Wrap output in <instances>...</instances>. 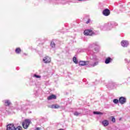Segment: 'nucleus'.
Listing matches in <instances>:
<instances>
[{"label":"nucleus","mask_w":130,"mask_h":130,"mask_svg":"<svg viewBox=\"0 0 130 130\" xmlns=\"http://www.w3.org/2000/svg\"><path fill=\"white\" fill-rule=\"evenodd\" d=\"M31 123V120L30 119H25L24 121L22 122V126L23 128H25V129L28 128V127L30 125V124Z\"/></svg>","instance_id":"f257e3e1"},{"label":"nucleus","mask_w":130,"mask_h":130,"mask_svg":"<svg viewBox=\"0 0 130 130\" xmlns=\"http://www.w3.org/2000/svg\"><path fill=\"white\" fill-rule=\"evenodd\" d=\"M84 35H86V36H92V35H95V32H94L92 30L86 29L84 31Z\"/></svg>","instance_id":"f03ea898"},{"label":"nucleus","mask_w":130,"mask_h":130,"mask_svg":"<svg viewBox=\"0 0 130 130\" xmlns=\"http://www.w3.org/2000/svg\"><path fill=\"white\" fill-rule=\"evenodd\" d=\"M119 102L120 104H124L126 102V98L123 96H121L119 99Z\"/></svg>","instance_id":"7ed1b4c3"},{"label":"nucleus","mask_w":130,"mask_h":130,"mask_svg":"<svg viewBox=\"0 0 130 130\" xmlns=\"http://www.w3.org/2000/svg\"><path fill=\"white\" fill-rule=\"evenodd\" d=\"M43 61L45 63H49L50 61H51V59L49 56H46V57H44Z\"/></svg>","instance_id":"20e7f679"},{"label":"nucleus","mask_w":130,"mask_h":130,"mask_svg":"<svg viewBox=\"0 0 130 130\" xmlns=\"http://www.w3.org/2000/svg\"><path fill=\"white\" fill-rule=\"evenodd\" d=\"M104 16H109L110 15V11L108 9H106L103 11Z\"/></svg>","instance_id":"39448f33"},{"label":"nucleus","mask_w":130,"mask_h":130,"mask_svg":"<svg viewBox=\"0 0 130 130\" xmlns=\"http://www.w3.org/2000/svg\"><path fill=\"white\" fill-rule=\"evenodd\" d=\"M15 129V125L14 124H9L7 126V130H14Z\"/></svg>","instance_id":"423d86ee"},{"label":"nucleus","mask_w":130,"mask_h":130,"mask_svg":"<svg viewBox=\"0 0 130 130\" xmlns=\"http://www.w3.org/2000/svg\"><path fill=\"white\" fill-rule=\"evenodd\" d=\"M90 63L89 61H80L79 62L80 66H87Z\"/></svg>","instance_id":"0eeeda50"},{"label":"nucleus","mask_w":130,"mask_h":130,"mask_svg":"<svg viewBox=\"0 0 130 130\" xmlns=\"http://www.w3.org/2000/svg\"><path fill=\"white\" fill-rule=\"evenodd\" d=\"M121 44L123 47H127V45H128V42L126 41H122Z\"/></svg>","instance_id":"6e6552de"},{"label":"nucleus","mask_w":130,"mask_h":130,"mask_svg":"<svg viewBox=\"0 0 130 130\" xmlns=\"http://www.w3.org/2000/svg\"><path fill=\"white\" fill-rule=\"evenodd\" d=\"M52 99H56V95L52 94L47 98V100H51Z\"/></svg>","instance_id":"1a4fd4ad"},{"label":"nucleus","mask_w":130,"mask_h":130,"mask_svg":"<svg viewBox=\"0 0 130 130\" xmlns=\"http://www.w3.org/2000/svg\"><path fill=\"white\" fill-rule=\"evenodd\" d=\"M113 59L112 58L110 57H108L106 59L105 62L106 63V64H108V63H109L110 62H111L112 61Z\"/></svg>","instance_id":"9d476101"},{"label":"nucleus","mask_w":130,"mask_h":130,"mask_svg":"<svg viewBox=\"0 0 130 130\" xmlns=\"http://www.w3.org/2000/svg\"><path fill=\"white\" fill-rule=\"evenodd\" d=\"M102 124L104 125V126H107L108 124H109V122H108V120H105L102 122Z\"/></svg>","instance_id":"9b49d317"},{"label":"nucleus","mask_w":130,"mask_h":130,"mask_svg":"<svg viewBox=\"0 0 130 130\" xmlns=\"http://www.w3.org/2000/svg\"><path fill=\"white\" fill-rule=\"evenodd\" d=\"M5 106H10L11 105V102L9 100H6L5 102Z\"/></svg>","instance_id":"f8f14e48"},{"label":"nucleus","mask_w":130,"mask_h":130,"mask_svg":"<svg viewBox=\"0 0 130 130\" xmlns=\"http://www.w3.org/2000/svg\"><path fill=\"white\" fill-rule=\"evenodd\" d=\"M21 51H22V50H21V48H16L15 49V52L18 54H19V53H21Z\"/></svg>","instance_id":"ddd939ff"},{"label":"nucleus","mask_w":130,"mask_h":130,"mask_svg":"<svg viewBox=\"0 0 130 130\" xmlns=\"http://www.w3.org/2000/svg\"><path fill=\"white\" fill-rule=\"evenodd\" d=\"M60 107L58 105H53L52 106V108H54L55 109H57Z\"/></svg>","instance_id":"4468645a"},{"label":"nucleus","mask_w":130,"mask_h":130,"mask_svg":"<svg viewBox=\"0 0 130 130\" xmlns=\"http://www.w3.org/2000/svg\"><path fill=\"white\" fill-rule=\"evenodd\" d=\"M14 130H23V128L21 126H18L16 128L14 127Z\"/></svg>","instance_id":"2eb2a0df"},{"label":"nucleus","mask_w":130,"mask_h":130,"mask_svg":"<svg viewBox=\"0 0 130 130\" xmlns=\"http://www.w3.org/2000/svg\"><path fill=\"white\" fill-rule=\"evenodd\" d=\"M50 46L52 47V48L55 47V43L53 41L51 42Z\"/></svg>","instance_id":"dca6fc26"},{"label":"nucleus","mask_w":130,"mask_h":130,"mask_svg":"<svg viewBox=\"0 0 130 130\" xmlns=\"http://www.w3.org/2000/svg\"><path fill=\"white\" fill-rule=\"evenodd\" d=\"M73 61L74 62H75V63H76V64L78 63V60H77V57H73Z\"/></svg>","instance_id":"f3484780"},{"label":"nucleus","mask_w":130,"mask_h":130,"mask_svg":"<svg viewBox=\"0 0 130 130\" xmlns=\"http://www.w3.org/2000/svg\"><path fill=\"white\" fill-rule=\"evenodd\" d=\"M93 114H100L102 115V114H103V113L101 112H93Z\"/></svg>","instance_id":"a211bd4d"},{"label":"nucleus","mask_w":130,"mask_h":130,"mask_svg":"<svg viewBox=\"0 0 130 130\" xmlns=\"http://www.w3.org/2000/svg\"><path fill=\"white\" fill-rule=\"evenodd\" d=\"M98 65V62H95L93 64H91V67H96V66Z\"/></svg>","instance_id":"6ab92c4d"},{"label":"nucleus","mask_w":130,"mask_h":130,"mask_svg":"<svg viewBox=\"0 0 130 130\" xmlns=\"http://www.w3.org/2000/svg\"><path fill=\"white\" fill-rule=\"evenodd\" d=\"M34 77H35L36 78H37V79H40V78H41V76H39V75H37L36 74H35L34 75Z\"/></svg>","instance_id":"aec40b11"},{"label":"nucleus","mask_w":130,"mask_h":130,"mask_svg":"<svg viewBox=\"0 0 130 130\" xmlns=\"http://www.w3.org/2000/svg\"><path fill=\"white\" fill-rule=\"evenodd\" d=\"M113 102H114V103H115V104H117V103H118V100L114 99L113 100Z\"/></svg>","instance_id":"412c9836"},{"label":"nucleus","mask_w":130,"mask_h":130,"mask_svg":"<svg viewBox=\"0 0 130 130\" xmlns=\"http://www.w3.org/2000/svg\"><path fill=\"white\" fill-rule=\"evenodd\" d=\"M79 115H80V113L78 112H75L74 113V115H75V116H79Z\"/></svg>","instance_id":"4be33fe9"},{"label":"nucleus","mask_w":130,"mask_h":130,"mask_svg":"<svg viewBox=\"0 0 130 130\" xmlns=\"http://www.w3.org/2000/svg\"><path fill=\"white\" fill-rule=\"evenodd\" d=\"M112 121L113 122H115V118L114 117H112Z\"/></svg>","instance_id":"5701e85b"},{"label":"nucleus","mask_w":130,"mask_h":130,"mask_svg":"<svg viewBox=\"0 0 130 130\" xmlns=\"http://www.w3.org/2000/svg\"><path fill=\"white\" fill-rule=\"evenodd\" d=\"M90 22H91V20L90 19H89L88 20V21L86 22V24H89V23H90Z\"/></svg>","instance_id":"b1692460"},{"label":"nucleus","mask_w":130,"mask_h":130,"mask_svg":"<svg viewBox=\"0 0 130 130\" xmlns=\"http://www.w3.org/2000/svg\"><path fill=\"white\" fill-rule=\"evenodd\" d=\"M36 130H40V127H37Z\"/></svg>","instance_id":"393cba45"},{"label":"nucleus","mask_w":130,"mask_h":130,"mask_svg":"<svg viewBox=\"0 0 130 130\" xmlns=\"http://www.w3.org/2000/svg\"><path fill=\"white\" fill-rule=\"evenodd\" d=\"M78 1H83V0H78Z\"/></svg>","instance_id":"a878e982"}]
</instances>
